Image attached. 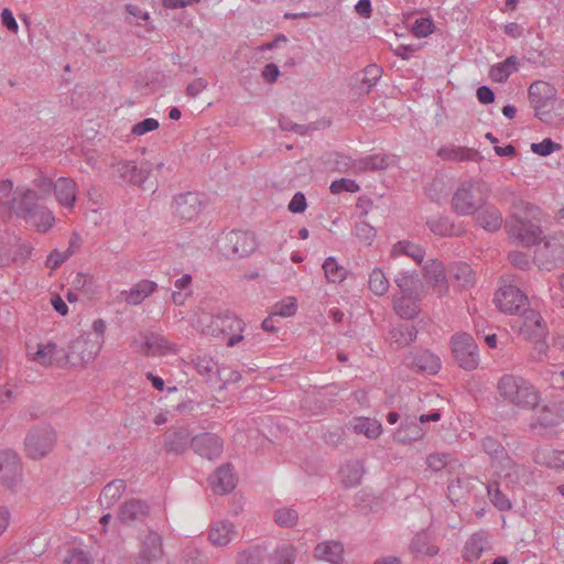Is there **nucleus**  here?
Listing matches in <instances>:
<instances>
[{
    "label": "nucleus",
    "instance_id": "f257e3e1",
    "mask_svg": "<svg viewBox=\"0 0 564 564\" xmlns=\"http://www.w3.org/2000/svg\"><path fill=\"white\" fill-rule=\"evenodd\" d=\"M500 398L520 409H533L540 402L539 391L524 378L503 375L497 384Z\"/></svg>",
    "mask_w": 564,
    "mask_h": 564
},
{
    "label": "nucleus",
    "instance_id": "f03ea898",
    "mask_svg": "<svg viewBox=\"0 0 564 564\" xmlns=\"http://www.w3.org/2000/svg\"><path fill=\"white\" fill-rule=\"evenodd\" d=\"M485 183L477 180L464 181L452 197V208L459 216L474 215L486 200Z\"/></svg>",
    "mask_w": 564,
    "mask_h": 564
},
{
    "label": "nucleus",
    "instance_id": "7ed1b4c3",
    "mask_svg": "<svg viewBox=\"0 0 564 564\" xmlns=\"http://www.w3.org/2000/svg\"><path fill=\"white\" fill-rule=\"evenodd\" d=\"M56 443V432L50 425L34 426L25 435V455L34 460L42 459L52 452Z\"/></svg>",
    "mask_w": 564,
    "mask_h": 564
},
{
    "label": "nucleus",
    "instance_id": "20e7f679",
    "mask_svg": "<svg viewBox=\"0 0 564 564\" xmlns=\"http://www.w3.org/2000/svg\"><path fill=\"white\" fill-rule=\"evenodd\" d=\"M243 322L229 311L218 313L210 317V322L202 332L210 336L230 335L227 340V346L232 347L243 339L241 332L243 329Z\"/></svg>",
    "mask_w": 564,
    "mask_h": 564
},
{
    "label": "nucleus",
    "instance_id": "39448f33",
    "mask_svg": "<svg viewBox=\"0 0 564 564\" xmlns=\"http://www.w3.org/2000/svg\"><path fill=\"white\" fill-rule=\"evenodd\" d=\"M101 348L98 339H91L89 335H83L74 339L64 352L65 366H84L93 361Z\"/></svg>",
    "mask_w": 564,
    "mask_h": 564
},
{
    "label": "nucleus",
    "instance_id": "423d86ee",
    "mask_svg": "<svg viewBox=\"0 0 564 564\" xmlns=\"http://www.w3.org/2000/svg\"><path fill=\"white\" fill-rule=\"evenodd\" d=\"M452 351L458 366L465 370H474L479 364L478 347L474 338L464 333L452 338Z\"/></svg>",
    "mask_w": 564,
    "mask_h": 564
},
{
    "label": "nucleus",
    "instance_id": "0eeeda50",
    "mask_svg": "<svg viewBox=\"0 0 564 564\" xmlns=\"http://www.w3.org/2000/svg\"><path fill=\"white\" fill-rule=\"evenodd\" d=\"M514 279H503L502 284L495 294L498 308L507 314H516L527 303V295L513 284Z\"/></svg>",
    "mask_w": 564,
    "mask_h": 564
},
{
    "label": "nucleus",
    "instance_id": "6e6552de",
    "mask_svg": "<svg viewBox=\"0 0 564 564\" xmlns=\"http://www.w3.org/2000/svg\"><path fill=\"white\" fill-rule=\"evenodd\" d=\"M519 326L520 334L528 340L534 341L540 354L544 352L546 345L543 341L546 326L542 316L534 310H524Z\"/></svg>",
    "mask_w": 564,
    "mask_h": 564
},
{
    "label": "nucleus",
    "instance_id": "1a4fd4ad",
    "mask_svg": "<svg viewBox=\"0 0 564 564\" xmlns=\"http://www.w3.org/2000/svg\"><path fill=\"white\" fill-rule=\"evenodd\" d=\"M509 235L525 247L534 246L542 241L541 227L528 219L512 217L506 223Z\"/></svg>",
    "mask_w": 564,
    "mask_h": 564
},
{
    "label": "nucleus",
    "instance_id": "9d476101",
    "mask_svg": "<svg viewBox=\"0 0 564 564\" xmlns=\"http://www.w3.org/2000/svg\"><path fill=\"white\" fill-rule=\"evenodd\" d=\"M22 479V465L19 455L11 451L0 452V482L10 490L17 488Z\"/></svg>",
    "mask_w": 564,
    "mask_h": 564
},
{
    "label": "nucleus",
    "instance_id": "9b49d317",
    "mask_svg": "<svg viewBox=\"0 0 564 564\" xmlns=\"http://www.w3.org/2000/svg\"><path fill=\"white\" fill-rule=\"evenodd\" d=\"M37 193L29 187H17L11 199L3 200L2 205L19 218L25 219L37 207Z\"/></svg>",
    "mask_w": 564,
    "mask_h": 564
},
{
    "label": "nucleus",
    "instance_id": "f8f14e48",
    "mask_svg": "<svg viewBox=\"0 0 564 564\" xmlns=\"http://www.w3.org/2000/svg\"><path fill=\"white\" fill-rule=\"evenodd\" d=\"M191 448L198 456L214 460L223 454L224 441L215 433L204 432L192 437Z\"/></svg>",
    "mask_w": 564,
    "mask_h": 564
},
{
    "label": "nucleus",
    "instance_id": "ddd939ff",
    "mask_svg": "<svg viewBox=\"0 0 564 564\" xmlns=\"http://www.w3.org/2000/svg\"><path fill=\"white\" fill-rule=\"evenodd\" d=\"M555 90L546 82L538 80L529 87V99L535 110V117L544 122H550V112L543 108L554 98Z\"/></svg>",
    "mask_w": 564,
    "mask_h": 564
},
{
    "label": "nucleus",
    "instance_id": "4468645a",
    "mask_svg": "<svg viewBox=\"0 0 564 564\" xmlns=\"http://www.w3.org/2000/svg\"><path fill=\"white\" fill-rule=\"evenodd\" d=\"M494 473L498 478L512 486H524L533 479L530 468L523 464H518L512 457L498 466Z\"/></svg>",
    "mask_w": 564,
    "mask_h": 564
},
{
    "label": "nucleus",
    "instance_id": "2eb2a0df",
    "mask_svg": "<svg viewBox=\"0 0 564 564\" xmlns=\"http://www.w3.org/2000/svg\"><path fill=\"white\" fill-rule=\"evenodd\" d=\"M131 347L144 356H161L177 352L176 345L159 334L147 336L144 341L134 340Z\"/></svg>",
    "mask_w": 564,
    "mask_h": 564
},
{
    "label": "nucleus",
    "instance_id": "dca6fc26",
    "mask_svg": "<svg viewBox=\"0 0 564 564\" xmlns=\"http://www.w3.org/2000/svg\"><path fill=\"white\" fill-rule=\"evenodd\" d=\"M256 247V237L250 231L232 230L226 236L227 251L238 257H246L252 253Z\"/></svg>",
    "mask_w": 564,
    "mask_h": 564
},
{
    "label": "nucleus",
    "instance_id": "f3484780",
    "mask_svg": "<svg viewBox=\"0 0 564 564\" xmlns=\"http://www.w3.org/2000/svg\"><path fill=\"white\" fill-rule=\"evenodd\" d=\"M173 210L178 218L191 221L199 215L202 200L193 192L180 194L174 198Z\"/></svg>",
    "mask_w": 564,
    "mask_h": 564
},
{
    "label": "nucleus",
    "instance_id": "a211bd4d",
    "mask_svg": "<svg viewBox=\"0 0 564 564\" xmlns=\"http://www.w3.org/2000/svg\"><path fill=\"white\" fill-rule=\"evenodd\" d=\"M28 356L31 360L43 367H51L53 365L65 366L64 354L59 356L57 345L53 341L37 344L36 350L33 352L30 350V346H28Z\"/></svg>",
    "mask_w": 564,
    "mask_h": 564
},
{
    "label": "nucleus",
    "instance_id": "6ab92c4d",
    "mask_svg": "<svg viewBox=\"0 0 564 564\" xmlns=\"http://www.w3.org/2000/svg\"><path fill=\"white\" fill-rule=\"evenodd\" d=\"M162 555V538L156 532L149 531L142 540L135 564H151L161 560Z\"/></svg>",
    "mask_w": 564,
    "mask_h": 564
},
{
    "label": "nucleus",
    "instance_id": "aec40b11",
    "mask_svg": "<svg viewBox=\"0 0 564 564\" xmlns=\"http://www.w3.org/2000/svg\"><path fill=\"white\" fill-rule=\"evenodd\" d=\"M192 437L186 427L171 430L164 435L163 447L167 454L182 455L191 447Z\"/></svg>",
    "mask_w": 564,
    "mask_h": 564
},
{
    "label": "nucleus",
    "instance_id": "412c9836",
    "mask_svg": "<svg viewBox=\"0 0 564 564\" xmlns=\"http://www.w3.org/2000/svg\"><path fill=\"white\" fill-rule=\"evenodd\" d=\"M208 481L214 492L218 495L230 492L236 487V475L232 471V465L227 463L219 466L208 478Z\"/></svg>",
    "mask_w": 564,
    "mask_h": 564
},
{
    "label": "nucleus",
    "instance_id": "4be33fe9",
    "mask_svg": "<svg viewBox=\"0 0 564 564\" xmlns=\"http://www.w3.org/2000/svg\"><path fill=\"white\" fill-rule=\"evenodd\" d=\"M564 421V400L552 402L541 409L531 429L555 426Z\"/></svg>",
    "mask_w": 564,
    "mask_h": 564
},
{
    "label": "nucleus",
    "instance_id": "5701e85b",
    "mask_svg": "<svg viewBox=\"0 0 564 564\" xmlns=\"http://www.w3.org/2000/svg\"><path fill=\"white\" fill-rule=\"evenodd\" d=\"M149 514V506L140 499H130L126 501L118 512V519L123 524H130L133 522H142Z\"/></svg>",
    "mask_w": 564,
    "mask_h": 564
},
{
    "label": "nucleus",
    "instance_id": "b1692460",
    "mask_svg": "<svg viewBox=\"0 0 564 564\" xmlns=\"http://www.w3.org/2000/svg\"><path fill=\"white\" fill-rule=\"evenodd\" d=\"M424 278L432 283L438 297L447 294L448 284L444 272V265L437 260H430L424 267Z\"/></svg>",
    "mask_w": 564,
    "mask_h": 564
},
{
    "label": "nucleus",
    "instance_id": "393cba45",
    "mask_svg": "<svg viewBox=\"0 0 564 564\" xmlns=\"http://www.w3.org/2000/svg\"><path fill=\"white\" fill-rule=\"evenodd\" d=\"M158 289V284L150 280H141L134 284L129 291H122L118 299L129 305H138L142 303Z\"/></svg>",
    "mask_w": 564,
    "mask_h": 564
},
{
    "label": "nucleus",
    "instance_id": "a878e982",
    "mask_svg": "<svg viewBox=\"0 0 564 564\" xmlns=\"http://www.w3.org/2000/svg\"><path fill=\"white\" fill-rule=\"evenodd\" d=\"M406 365L419 371L436 373L441 368V360L429 350H419L406 358Z\"/></svg>",
    "mask_w": 564,
    "mask_h": 564
},
{
    "label": "nucleus",
    "instance_id": "bb28decb",
    "mask_svg": "<svg viewBox=\"0 0 564 564\" xmlns=\"http://www.w3.org/2000/svg\"><path fill=\"white\" fill-rule=\"evenodd\" d=\"M314 556L330 564H341L344 546L339 541H324L315 546Z\"/></svg>",
    "mask_w": 564,
    "mask_h": 564
},
{
    "label": "nucleus",
    "instance_id": "cd10ccee",
    "mask_svg": "<svg viewBox=\"0 0 564 564\" xmlns=\"http://www.w3.org/2000/svg\"><path fill=\"white\" fill-rule=\"evenodd\" d=\"M484 452L488 455L494 471L511 456L506 447L494 436H486L481 441Z\"/></svg>",
    "mask_w": 564,
    "mask_h": 564
},
{
    "label": "nucleus",
    "instance_id": "c85d7f7f",
    "mask_svg": "<svg viewBox=\"0 0 564 564\" xmlns=\"http://www.w3.org/2000/svg\"><path fill=\"white\" fill-rule=\"evenodd\" d=\"M426 226L434 235L442 237L460 236L464 232L460 226L455 225L449 217L442 215L430 217Z\"/></svg>",
    "mask_w": 564,
    "mask_h": 564
},
{
    "label": "nucleus",
    "instance_id": "c756f323",
    "mask_svg": "<svg viewBox=\"0 0 564 564\" xmlns=\"http://www.w3.org/2000/svg\"><path fill=\"white\" fill-rule=\"evenodd\" d=\"M424 434V430L416 421L410 417H405L399 429L395 431L393 440L398 443L410 444L421 440Z\"/></svg>",
    "mask_w": 564,
    "mask_h": 564
},
{
    "label": "nucleus",
    "instance_id": "7c9ffc66",
    "mask_svg": "<svg viewBox=\"0 0 564 564\" xmlns=\"http://www.w3.org/2000/svg\"><path fill=\"white\" fill-rule=\"evenodd\" d=\"M417 294H402L393 300L394 312L404 319H413L420 312Z\"/></svg>",
    "mask_w": 564,
    "mask_h": 564
},
{
    "label": "nucleus",
    "instance_id": "2f4dec72",
    "mask_svg": "<svg viewBox=\"0 0 564 564\" xmlns=\"http://www.w3.org/2000/svg\"><path fill=\"white\" fill-rule=\"evenodd\" d=\"M365 474L364 463L361 460H348L339 469L340 480L346 488H352L361 482Z\"/></svg>",
    "mask_w": 564,
    "mask_h": 564
},
{
    "label": "nucleus",
    "instance_id": "473e14b6",
    "mask_svg": "<svg viewBox=\"0 0 564 564\" xmlns=\"http://www.w3.org/2000/svg\"><path fill=\"white\" fill-rule=\"evenodd\" d=\"M236 534L235 525L229 521H217L212 524L208 539L215 546H226Z\"/></svg>",
    "mask_w": 564,
    "mask_h": 564
},
{
    "label": "nucleus",
    "instance_id": "72a5a7b5",
    "mask_svg": "<svg viewBox=\"0 0 564 564\" xmlns=\"http://www.w3.org/2000/svg\"><path fill=\"white\" fill-rule=\"evenodd\" d=\"M58 203L65 207H73L76 200V183L69 177H59L54 184Z\"/></svg>",
    "mask_w": 564,
    "mask_h": 564
},
{
    "label": "nucleus",
    "instance_id": "f704fd0d",
    "mask_svg": "<svg viewBox=\"0 0 564 564\" xmlns=\"http://www.w3.org/2000/svg\"><path fill=\"white\" fill-rule=\"evenodd\" d=\"M24 220L35 227L37 231L47 232L54 226L55 217L47 207L37 205Z\"/></svg>",
    "mask_w": 564,
    "mask_h": 564
},
{
    "label": "nucleus",
    "instance_id": "c9c22d12",
    "mask_svg": "<svg viewBox=\"0 0 564 564\" xmlns=\"http://www.w3.org/2000/svg\"><path fill=\"white\" fill-rule=\"evenodd\" d=\"M437 156L443 161H476L478 152L466 147L446 145L438 149Z\"/></svg>",
    "mask_w": 564,
    "mask_h": 564
},
{
    "label": "nucleus",
    "instance_id": "e433bc0d",
    "mask_svg": "<svg viewBox=\"0 0 564 564\" xmlns=\"http://www.w3.org/2000/svg\"><path fill=\"white\" fill-rule=\"evenodd\" d=\"M476 221L485 230L494 232L501 228L503 219L498 208L488 206L477 212Z\"/></svg>",
    "mask_w": 564,
    "mask_h": 564
},
{
    "label": "nucleus",
    "instance_id": "4c0bfd02",
    "mask_svg": "<svg viewBox=\"0 0 564 564\" xmlns=\"http://www.w3.org/2000/svg\"><path fill=\"white\" fill-rule=\"evenodd\" d=\"M126 488V481L122 479H115L107 484L99 496L100 506L105 509L111 508L121 498Z\"/></svg>",
    "mask_w": 564,
    "mask_h": 564
},
{
    "label": "nucleus",
    "instance_id": "58836bf2",
    "mask_svg": "<svg viewBox=\"0 0 564 564\" xmlns=\"http://www.w3.org/2000/svg\"><path fill=\"white\" fill-rule=\"evenodd\" d=\"M411 552L416 558L435 556L440 549L432 543L430 535L426 532L417 533L410 545Z\"/></svg>",
    "mask_w": 564,
    "mask_h": 564
},
{
    "label": "nucleus",
    "instance_id": "ea45409f",
    "mask_svg": "<svg viewBox=\"0 0 564 564\" xmlns=\"http://www.w3.org/2000/svg\"><path fill=\"white\" fill-rule=\"evenodd\" d=\"M118 172L123 181L135 185H141L149 175V169L139 167L133 161L119 164Z\"/></svg>",
    "mask_w": 564,
    "mask_h": 564
},
{
    "label": "nucleus",
    "instance_id": "a19ab883",
    "mask_svg": "<svg viewBox=\"0 0 564 564\" xmlns=\"http://www.w3.org/2000/svg\"><path fill=\"white\" fill-rule=\"evenodd\" d=\"M488 546L487 535L484 532H477L466 542L464 557L470 563L477 561Z\"/></svg>",
    "mask_w": 564,
    "mask_h": 564
},
{
    "label": "nucleus",
    "instance_id": "79ce46f5",
    "mask_svg": "<svg viewBox=\"0 0 564 564\" xmlns=\"http://www.w3.org/2000/svg\"><path fill=\"white\" fill-rule=\"evenodd\" d=\"M533 460L550 468H564V451L538 448L534 452Z\"/></svg>",
    "mask_w": 564,
    "mask_h": 564
},
{
    "label": "nucleus",
    "instance_id": "37998d69",
    "mask_svg": "<svg viewBox=\"0 0 564 564\" xmlns=\"http://www.w3.org/2000/svg\"><path fill=\"white\" fill-rule=\"evenodd\" d=\"M518 69L517 56H509L502 63L494 65L490 68L489 76L496 83H503Z\"/></svg>",
    "mask_w": 564,
    "mask_h": 564
},
{
    "label": "nucleus",
    "instance_id": "c03bdc74",
    "mask_svg": "<svg viewBox=\"0 0 564 564\" xmlns=\"http://www.w3.org/2000/svg\"><path fill=\"white\" fill-rule=\"evenodd\" d=\"M417 330L412 325H399L390 332L391 343L398 348L405 347L416 339Z\"/></svg>",
    "mask_w": 564,
    "mask_h": 564
},
{
    "label": "nucleus",
    "instance_id": "a18cd8bd",
    "mask_svg": "<svg viewBox=\"0 0 564 564\" xmlns=\"http://www.w3.org/2000/svg\"><path fill=\"white\" fill-rule=\"evenodd\" d=\"M352 430L356 434H364L368 438H377L382 433L381 423L369 417L355 419Z\"/></svg>",
    "mask_w": 564,
    "mask_h": 564
},
{
    "label": "nucleus",
    "instance_id": "49530a36",
    "mask_svg": "<svg viewBox=\"0 0 564 564\" xmlns=\"http://www.w3.org/2000/svg\"><path fill=\"white\" fill-rule=\"evenodd\" d=\"M391 253L392 256L405 254L417 263L423 261L425 254L424 250L420 246L411 241H399L393 246Z\"/></svg>",
    "mask_w": 564,
    "mask_h": 564
},
{
    "label": "nucleus",
    "instance_id": "de8ad7c7",
    "mask_svg": "<svg viewBox=\"0 0 564 564\" xmlns=\"http://www.w3.org/2000/svg\"><path fill=\"white\" fill-rule=\"evenodd\" d=\"M265 558V549L256 545L239 552L237 555V564H264Z\"/></svg>",
    "mask_w": 564,
    "mask_h": 564
},
{
    "label": "nucleus",
    "instance_id": "09e8293b",
    "mask_svg": "<svg viewBox=\"0 0 564 564\" xmlns=\"http://www.w3.org/2000/svg\"><path fill=\"white\" fill-rule=\"evenodd\" d=\"M325 278L328 282H341L346 278V269L339 265L334 257H328L323 263Z\"/></svg>",
    "mask_w": 564,
    "mask_h": 564
},
{
    "label": "nucleus",
    "instance_id": "8fccbe9b",
    "mask_svg": "<svg viewBox=\"0 0 564 564\" xmlns=\"http://www.w3.org/2000/svg\"><path fill=\"white\" fill-rule=\"evenodd\" d=\"M487 494L490 501L501 511L511 509V502L507 496L500 490L497 481L487 484Z\"/></svg>",
    "mask_w": 564,
    "mask_h": 564
},
{
    "label": "nucleus",
    "instance_id": "3c124183",
    "mask_svg": "<svg viewBox=\"0 0 564 564\" xmlns=\"http://www.w3.org/2000/svg\"><path fill=\"white\" fill-rule=\"evenodd\" d=\"M452 275L459 288H468L475 281L474 272L469 264L457 263L452 268Z\"/></svg>",
    "mask_w": 564,
    "mask_h": 564
},
{
    "label": "nucleus",
    "instance_id": "603ef678",
    "mask_svg": "<svg viewBox=\"0 0 564 564\" xmlns=\"http://www.w3.org/2000/svg\"><path fill=\"white\" fill-rule=\"evenodd\" d=\"M369 289L376 295H383L389 289V281L380 269H373L369 275Z\"/></svg>",
    "mask_w": 564,
    "mask_h": 564
},
{
    "label": "nucleus",
    "instance_id": "864d4df0",
    "mask_svg": "<svg viewBox=\"0 0 564 564\" xmlns=\"http://www.w3.org/2000/svg\"><path fill=\"white\" fill-rule=\"evenodd\" d=\"M402 294H417L416 275L411 272H401L394 280Z\"/></svg>",
    "mask_w": 564,
    "mask_h": 564
},
{
    "label": "nucleus",
    "instance_id": "5fc2aeb1",
    "mask_svg": "<svg viewBox=\"0 0 564 564\" xmlns=\"http://www.w3.org/2000/svg\"><path fill=\"white\" fill-rule=\"evenodd\" d=\"M295 550L290 544H283L275 549L270 557L271 564H293Z\"/></svg>",
    "mask_w": 564,
    "mask_h": 564
},
{
    "label": "nucleus",
    "instance_id": "6e6d98bb",
    "mask_svg": "<svg viewBox=\"0 0 564 564\" xmlns=\"http://www.w3.org/2000/svg\"><path fill=\"white\" fill-rule=\"evenodd\" d=\"M467 478H455L452 479L448 484L447 490H448V497L452 501H459L465 497V495L469 490Z\"/></svg>",
    "mask_w": 564,
    "mask_h": 564
},
{
    "label": "nucleus",
    "instance_id": "4d7b16f0",
    "mask_svg": "<svg viewBox=\"0 0 564 564\" xmlns=\"http://www.w3.org/2000/svg\"><path fill=\"white\" fill-rule=\"evenodd\" d=\"M32 184L36 188L35 192L37 193V198L44 199L51 195L55 183H53L52 180L45 176L42 172H37Z\"/></svg>",
    "mask_w": 564,
    "mask_h": 564
},
{
    "label": "nucleus",
    "instance_id": "13d9d810",
    "mask_svg": "<svg viewBox=\"0 0 564 564\" xmlns=\"http://www.w3.org/2000/svg\"><path fill=\"white\" fill-rule=\"evenodd\" d=\"M299 514L294 509L282 508L275 511L274 521L280 527L291 528L296 524Z\"/></svg>",
    "mask_w": 564,
    "mask_h": 564
},
{
    "label": "nucleus",
    "instance_id": "bf43d9fd",
    "mask_svg": "<svg viewBox=\"0 0 564 564\" xmlns=\"http://www.w3.org/2000/svg\"><path fill=\"white\" fill-rule=\"evenodd\" d=\"M376 234V229L366 221H358L355 225V236L365 245H371Z\"/></svg>",
    "mask_w": 564,
    "mask_h": 564
},
{
    "label": "nucleus",
    "instance_id": "052dcab7",
    "mask_svg": "<svg viewBox=\"0 0 564 564\" xmlns=\"http://www.w3.org/2000/svg\"><path fill=\"white\" fill-rule=\"evenodd\" d=\"M382 75V69L375 64L368 65L364 69V78L361 84L367 86L366 93L369 94L370 89L377 84Z\"/></svg>",
    "mask_w": 564,
    "mask_h": 564
},
{
    "label": "nucleus",
    "instance_id": "680f3d73",
    "mask_svg": "<svg viewBox=\"0 0 564 564\" xmlns=\"http://www.w3.org/2000/svg\"><path fill=\"white\" fill-rule=\"evenodd\" d=\"M388 166L387 158L380 155L368 156L359 162V171H377Z\"/></svg>",
    "mask_w": 564,
    "mask_h": 564
},
{
    "label": "nucleus",
    "instance_id": "e2e57ef3",
    "mask_svg": "<svg viewBox=\"0 0 564 564\" xmlns=\"http://www.w3.org/2000/svg\"><path fill=\"white\" fill-rule=\"evenodd\" d=\"M73 285L76 290L84 292L86 295L94 294L95 292V281L93 276L84 273H77Z\"/></svg>",
    "mask_w": 564,
    "mask_h": 564
},
{
    "label": "nucleus",
    "instance_id": "0e129e2a",
    "mask_svg": "<svg viewBox=\"0 0 564 564\" xmlns=\"http://www.w3.org/2000/svg\"><path fill=\"white\" fill-rule=\"evenodd\" d=\"M195 367L200 375H210L218 371L217 364L212 357L206 355L197 356L195 360Z\"/></svg>",
    "mask_w": 564,
    "mask_h": 564
},
{
    "label": "nucleus",
    "instance_id": "69168bd1",
    "mask_svg": "<svg viewBox=\"0 0 564 564\" xmlns=\"http://www.w3.org/2000/svg\"><path fill=\"white\" fill-rule=\"evenodd\" d=\"M274 308V315L290 317L296 313L297 305L294 297H288L281 303L275 304Z\"/></svg>",
    "mask_w": 564,
    "mask_h": 564
},
{
    "label": "nucleus",
    "instance_id": "338daca9",
    "mask_svg": "<svg viewBox=\"0 0 564 564\" xmlns=\"http://www.w3.org/2000/svg\"><path fill=\"white\" fill-rule=\"evenodd\" d=\"M433 29H434V24H433L432 20L421 18L414 22V24L412 26V33L416 37H425L433 32Z\"/></svg>",
    "mask_w": 564,
    "mask_h": 564
},
{
    "label": "nucleus",
    "instance_id": "774afa93",
    "mask_svg": "<svg viewBox=\"0 0 564 564\" xmlns=\"http://www.w3.org/2000/svg\"><path fill=\"white\" fill-rule=\"evenodd\" d=\"M544 247L550 250L553 260H564V243L558 238H551L545 241Z\"/></svg>",
    "mask_w": 564,
    "mask_h": 564
}]
</instances>
